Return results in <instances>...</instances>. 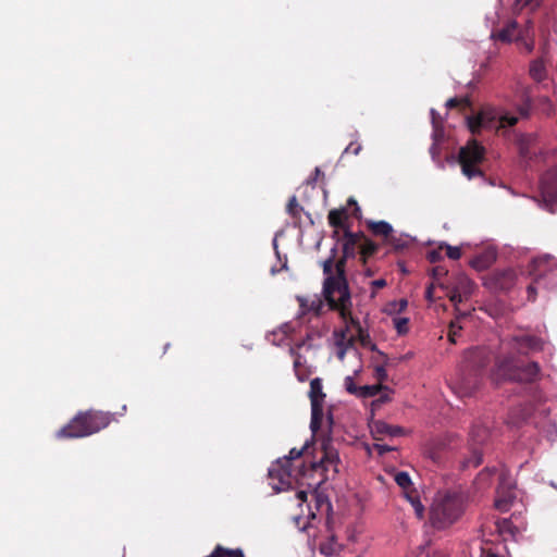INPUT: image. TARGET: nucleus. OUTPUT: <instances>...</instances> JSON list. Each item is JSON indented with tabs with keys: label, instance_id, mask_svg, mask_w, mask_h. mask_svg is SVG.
Wrapping results in <instances>:
<instances>
[{
	"label": "nucleus",
	"instance_id": "obj_16",
	"mask_svg": "<svg viewBox=\"0 0 557 557\" xmlns=\"http://www.w3.org/2000/svg\"><path fill=\"white\" fill-rule=\"evenodd\" d=\"M554 260L549 256L539 257L532 260L529 265V273L534 277L535 282H539L548 272L554 269Z\"/></svg>",
	"mask_w": 557,
	"mask_h": 557
},
{
	"label": "nucleus",
	"instance_id": "obj_38",
	"mask_svg": "<svg viewBox=\"0 0 557 557\" xmlns=\"http://www.w3.org/2000/svg\"><path fill=\"white\" fill-rule=\"evenodd\" d=\"M395 482L404 490L408 491L411 487V479L410 475L405 472L400 471L395 474Z\"/></svg>",
	"mask_w": 557,
	"mask_h": 557
},
{
	"label": "nucleus",
	"instance_id": "obj_15",
	"mask_svg": "<svg viewBox=\"0 0 557 557\" xmlns=\"http://www.w3.org/2000/svg\"><path fill=\"white\" fill-rule=\"evenodd\" d=\"M491 37L495 40L509 44L512 40H522L523 32L518 30V23L509 21L502 29L492 32Z\"/></svg>",
	"mask_w": 557,
	"mask_h": 557
},
{
	"label": "nucleus",
	"instance_id": "obj_35",
	"mask_svg": "<svg viewBox=\"0 0 557 557\" xmlns=\"http://www.w3.org/2000/svg\"><path fill=\"white\" fill-rule=\"evenodd\" d=\"M456 319L449 323V332H448V339L450 343H456V336L459 335V332L461 331L462 326L459 324V319L466 315L460 314L459 312H456Z\"/></svg>",
	"mask_w": 557,
	"mask_h": 557
},
{
	"label": "nucleus",
	"instance_id": "obj_30",
	"mask_svg": "<svg viewBox=\"0 0 557 557\" xmlns=\"http://www.w3.org/2000/svg\"><path fill=\"white\" fill-rule=\"evenodd\" d=\"M289 351L295 357V360H294L295 374L300 382H305L308 379V373H307V370L301 364V361H300L301 356L296 352L295 348H290Z\"/></svg>",
	"mask_w": 557,
	"mask_h": 557
},
{
	"label": "nucleus",
	"instance_id": "obj_57",
	"mask_svg": "<svg viewBox=\"0 0 557 557\" xmlns=\"http://www.w3.org/2000/svg\"><path fill=\"white\" fill-rule=\"evenodd\" d=\"M297 499H299L301 503L307 502L308 493L306 491H298L296 493Z\"/></svg>",
	"mask_w": 557,
	"mask_h": 557
},
{
	"label": "nucleus",
	"instance_id": "obj_47",
	"mask_svg": "<svg viewBox=\"0 0 557 557\" xmlns=\"http://www.w3.org/2000/svg\"><path fill=\"white\" fill-rule=\"evenodd\" d=\"M446 255L451 260H458L461 257V250L459 247H454L448 244H443Z\"/></svg>",
	"mask_w": 557,
	"mask_h": 557
},
{
	"label": "nucleus",
	"instance_id": "obj_44",
	"mask_svg": "<svg viewBox=\"0 0 557 557\" xmlns=\"http://www.w3.org/2000/svg\"><path fill=\"white\" fill-rule=\"evenodd\" d=\"M408 318H395L394 325L399 335H404L408 332Z\"/></svg>",
	"mask_w": 557,
	"mask_h": 557
},
{
	"label": "nucleus",
	"instance_id": "obj_55",
	"mask_svg": "<svg viewBox=\"0 0 557 557\" xmlns=\"http://www.w3.org/2000/svg\"><path fill=\"white\" fill-rule=\"evenodd\" d=\"M371 285L373 286V288L380 289L386 286V281L384 278H379L373 281Z\"/></svg>",
	"mask_w": 557,
	"mask_h": 557
},
{
	"label": "nucleus",
	"instance_id": "obj_42",
	"mask_svg": "<svg viewBox=\"0 0 557 557\" xmlns=\"http://www.w3.org/2000/svg\"><path fill=\"white\" fill-rule=\"evenodd\" d=\"M336 257V248H333L331 250V256L323 262V273L326 275H334L333 274V268H334V259Z\"/></svg>",
	"mask_w": 557,
	"mask_h": 557
},
{
	"label": "nucleus",
	"instance_id": "obj_29",
	"mask_svg": "<svg viewBox=\"0 0 557 557\" xmlns=\"http://www.w3.org/2000/svg\"><path fill=\"white\" fill-rule=\"evenodd\" d=\"M530 76L536 82H543L546 78V69L542 60H534L530 64Z\"/></svg>",
	"mask_w": 557,
	"mask_h": 557
},
{
	"label": "nucleus",
	"instance_id": "obj_8",
	"mask_svg": "<svg viewBox=\"0 0 557 557\" xmlns=\"http://www.w3.org/2000/svg\"><path fill=\"white\" fill-rule=\"evenodd\" d=\"M309 398L311 403V421L310 429L312 433H317L323 421V403L325 393L323 392L322 380L314 377L310 381Z\"/></svg>",
	"mask_w": 557,
	"mask_h": 557
},
{
	"label": "nucleus",
	"instance_id": "obj_6",
	"mask_svg": "<svg viewBox=\"0 0 557 557\" xmlns=\"http://www.w3.org/2000/svg\"><path fill=\"white\" fill-rule=\"evenodd\" d=\"M484 147L476 140H469L466 146L460 148L458 161L463 175L469 180L484 175L478 166L484 160Z\"/></svg>",
	"mask_w": 557,
	"mask_h": 557
},
{
	"label": "nucleus",
	"instance_id": "obj_1",
	"mask_svg": "<svg viewBox=\"0 0 557 557\" xmlns=\"http://www.w3.org/2000/svg\"><path fill=\"white\" fill-rule=\"evenodd\" d=\"M500 349V352L495 356L492 369V377L495 381L534 383L540 379V364L520 359L521 356L542 349L540 337L530 334L512 335L502 341Z\"/></svg>",
	"mask_w": 557,
	"mask_h": 557
},
{
	"label": "nucleus",
	"instance_id": "obj_13",
	"mask_svg": "<svg viewBox=\"0 0 557 557\" xmlns=\"http://www.w3.org/2000/svg\"><path fill=\"white\" fill-rule=\"evenodd\" d=\"M343 320L356 329L358 338L363 347L370 348L372 351L376 350V345L372 343L370 335L362 329L358 319L352 317L351 307H347V313L343 312V309H336Z\"/></svg>",
	"mask_w": 557,
	"mask_h": 557
},
{
	"label": "nucleus",
	"instance_id": "obj_33",
	"mask_svg": "<svg viewBox=\"0 0 557 557\" xmlns=\"http://www.w3.org/2000/svg\"><path fill=\"white\" fill-rule=\"evenodd\" d=\"M382 391H388V388L382 384L363 385V386H361L359 397L371 398V397L379 395V393Z\"/></svg>",
	"mask_w": 557,
	"mask_h": 557
},
{
	"label": "nucleus",
	"instance_id": "obj_58",
	"mask_svg": "<svg viewBox=\"0 0 557 557\" xmlns=\"http://www.w3.org/2000/svg\"><path fill=\"white\" fill-rule=\"evenodd\" d=\"M408 302L406 299H401L399 302V311L404 310L407 307Z\"/></svg>",
	"mask_w": 557,
	"mask_h": 557
},
{
	"label": "nucleus",
	"instance_id": "obj_23",
	"mask_svg": "<svg viewBox=\"0 0 557 557\" xmlns=\"http://www.w3.org/2000/svg\"><path fill=\"white\" fill-rule=\"evenodd\" d=\"M300 308L302 312H313L319 315L324 307V302L321 297L314 296L313 298L298 297Z\"/></svg>",
	"mask_w": 557,
	"mask_h": 557
},
{
	"label": "nucleus",
	"instance_id": "obj_40",
	"mask_svg": "<svg viewBox=\"0 0 557 557\" xmlns=\"http://www.w3.org/2000/svg\"><path fill=\"white\" fill-rule=\"evenodd\" d=\"M519 153H520V157L525 160H529L532 158V154L530 151V139L529 138L523 137L519 140Z\"/></svg>",
	"mask_w": 557,
	"mask_h": 557
},
{
	"label": "nucleus",
	"instance_id": "obj_52",
	"mask_svg": "<svg viewBox=\"0 0 557 557\" xmlns=\"http://www.w3.org/2000/svg\"><path fill=\"white\" fill-rule=\"evenodd\" d=\"M347 206L354 207L352 215L358 219L360 216V208H359L357 201L352 197H350L347 200Z\"/></svg>",
	"mask_w": 557,
	"mask_h": 557
},
{
	"label": "nucleus",
	"instance_id": "obj_9",
	"mask_svg": "<svg viewBox=\"0 0 557 557\" xmlns=\"http://www.w3.org/2000/svg\"><path fill=\"white\" fill-rule=\"evenodd\" d=\"M339 462L338 451L327 441L322 444L321 459L318 462H312L311 468L313 471H321L324 480H330L338 473Z\"/></svg>",
	"mask_w": 557,
	"mask_h": 557
},
{
	"label": "nucleus",
	"instance_id": "obj_36",
	"mask_svg": "<svg viewBox=\"0 0 557 557\" xmlns=\"http://www.w3.org/2000/svg\"><path fill=\"white\" fill-rule=\"evenodd\" d=\"M447 274H448V270H447V269H445L444 267H441V265L435 267V268H433V270H432V277H433V278H434V281H435L434 283H435L438 287H441L442 289H445V287H446V285H447L446 283H444V282L442 281V278H443V277L447 276Z\"/></svg>",
	"mask_w": 557,
	"mask_h": 557
},
{
	"label": "nucleus",
	"instance_id": "obj_17",
	"mask_svg": "<svg viewBox=\"0 0 557 557\" xmlns=\"http://www.w3.org/2000/svg\"><path fill=\"white\" fill-rule=\"evenodd\" d=\"M363 238V233H354L350 231V228H345V232L343 234V252L345 257L355 258L357 249L360 250V246Z\"/></svg>",
	"mask_w": 557,
	"mask_h": 557
},
{
	"label": "nucleus",
	"instance_id": "obj_41",
	"mask_svg": "<svg viewBox=\"0 0 557 557\" xmlns=\"http://www.w3.org/2000/svg\"><path fill=\"white\" fill-rule=\"evenodd\" d=\"M344 386L346 388V391L351 394V395H355V396H358L359 397V394H360V391H361V386H358L355 381H354V377L352 376H346L345 380H344Z\"/></svg>",
	"mask_w": 557,
	"mask_h": 557
},
{
	"label": "nucleus",
	"instance_id": "obj_32",
	"mask_svg": "<svg viewBox=\"0 0 557 557\" xmlns=\"http://www.w3.org/2000/svg\"><path fill=\"white\" fill-rule=\"evenodd\" d=\"M470 436L471 441L473 442V447H478L485 442L488 436V432L484 426H473Z\"/></svg>",
	"mask_w": 557,
	"mask_h": 557
},
{
	"label": "nucleus",
	"instance_id": "obj_14",
	"mask_svg": "<svg viewBox=\"0 0 557 557\" xmlns=\"http://www.w3.org/2000/svg\"><path fill=\"white\" fill-rule=\"evenodd\" d=\"M535 403H525L510 409L507 422L511 425H519L528 422L535 411Z\"/></svg>",
	"mask_w": 557,
	"mask_h": 557
},
{
	"label": "nucleus",
	"instance_id": "obj_37",
	"mask_svg": "<svg viewBox=\"0 0 557 557\" xmlns=\"http://www.w3.org/2000/svg\"><path fill=\"white\" fill-rule=\"evenodd\" d=\"M387 245L392 247L394 251H403L408 247V242L404 240L399 237L394 236L393 234L385 242Z\"/></svg>",
	"mask_w": 557,
	"mask_h": 557
},
{
	"label": "nucleus",
	"instance_id": "obj_59",
	"mask_svg": "<svg viewBox=\"0 0 557 557\" xmlns=\"http://www.w3.org/2000/svg\"><path fill=\"white\" fill-rule=\"evenodd\" d=\"M389 400V397L387 394H384L382 396H380V398L377 399V401L380 403H385V401H388Z\"/></svg>",
	"mask_w": 557,
	"mask_h": 557
},
{
	"label": "nucleus",
	"instance_id": "obj_27",
	"mask_svg": "<svg viewBox=\"0 0 557 557\" xmlns=\"http://www.w3.org/2000/svg\"><path fill=\"white\" fill-rule=\"evenodd\" d=\"M302 207L298 203L297 197L292 196L286 206L287 214L294 220V223L300 222Z\"/></svg>",
	"mask_w": 557,
	"mask_h": 557
},
{
	"label": "nucleus",
	"instance_id": "obj_18",
	"mask_svg": "<svg viewBox=\"0 0 557 557\" xmlns=\"http://www.w3.org/2000/svg\"><path fill=\"white\" fill-rule=\"evenodd\" d=\"M496 116L491 112L481 111L476 115L467 117V125L472 134H479L482 128L492 127Z\"/></svg>",
	"mask_w": 557,
	"mask_h": 557
},
{
	"label": "nucleus",
	"instance_id": "obj_64",
	"mask_svg": "<svg viewBox=\"0 0 557 557\" xmlns=\"http://www.w3.org/2000/svg\"><path fill=\"white\" fill-rule=\"evenodd\" d=\"M344 356H345V349H341V350L338 351V358H339V359H343V358H344Z\"/></svg>",
	"mask_w": 557,
	"mask_h": 557
},
{
	"label": "nucleus",
	"instance_id": "obj_25",
	"mask_svg": "<svg viewBox=\"0 0 557 557\" xmlns=\"http://www.w3.org/2000/svg\"><path fill=\"white\" fill-rule=\"evenodd\" d=\"M379 250V245L364 236L360 246V258L363 263Z\"/></svg>",
	"mask_w": 557,
	"mask_h": 557
},
{
	"label": "nucleus",
	"instance_id": "obj_2",
	"mask_svg": "<svg viewBox=\"0 0 557 557\" xmlns=\"http://www.w3.org/2000/svg\"><path fill=\"white\" fill-rule=\"evenodd\" d=\"M468 497L460 491L436 493L430 508V523L436 530H446L465 515Z\"/></svg>",
	"mask_w": 557,
	"mask_h": 557
},
{
	"label": "nucleus",
	"instance_id": "obj_51",
	"mask_svg": "<svg viewBox=\"0 0 557 557\" xmlns=\"http://www.w3.org/2000/svg\"><path fill=\"white\" fill-rule=\"evenodd\" d=\"M497 528L499 532H510L511 531V522L508 519H503L497 522Z\"/></svg>",
	"mask_w": 557,
	"mask_h": 557
},
{
	"label": "nucleus",
	"instance_id": "obj_31",
	"mask_svg": "<svg viewBox=\"0 0 557 557\" xmlns=\"http://www.w3.org/2000/svg\"><path fill=\"white\" fill-rule=\"evenodd\" d=\"M405 495H406V498L410 502V504L412 505L413 509H414V512L416 515L419 517V518H422L423 517V513H424V506L422 505V503L420 502L419 499V496L418 494L414 492V491H405Z\"/></svg>",
	"mask_w": 557,
	"mask_h": 557
},
{
	"label": "nucleus",
	"instance_id": "obj_28",
	"mask_svg": "<svg viewBox=\"0 0 557 557\" xmlns=\"http://www.w3.org/2000/svg\"><path fill=\"white\" fill-rule=\"evenodd\" d=\"M206 557H245L240 548H226L222 545H216L213 552Z\"/></svg>",
	"mask_w": 557,
	"mask_h": 557
},
{
	"label": "nucleus",
	"instance_id": "obj_3",
	"mask_svg": "<svg viewBox=\"0 0 557 557\" xmlns=\"http://www.w3.org/2000/svg\"><path fill=\"white\" fill-rule=\"evenodd\" d=\"M114 419L110 412L87 410L78 412L66 425L57 432L58 438H79L106 429Z\"/></svg>",
	"mask_w": 557,
	"mask_h": 557
},
{
	"label": "nucleus",
	"instance_id": "obj_22",
	"mask_svg": "<svg viewBox=\"0 0 557 557\" xmlns=\"http://www.w3.org/2000/svg\"><path fill=\"white\" fill-rule=\"evenodd\" d=\"M373 432L375 434L387 435L391 437L403 436L406 434L404 428L399 425L388 424L384 421H376L373 425Z\"/></svg>",
	"mask_w": 557,
	"mask_h": 557
},
{
	"label": "nucleus",
	"instance_id": "obj_7",
	"mask_svg": "<svg viewBox=\"0 0 557 557\" xmlns=\"http://www.w3.org/2000/svg\"><path fill=\"white\" fill-rule=\"evenodd\" d=\"M474 289V283L465 274L458 273L450 277L445 287L449 300L454 304L456 312L462 315L469 314V309L461 310L459 305L469 299Z\"/></svg>",
	"mask_w": 557,
	"mask_h": 557
},
{
	"label": "nucleus",
	"instance_id": "obj_53",
	"mask_svg": "<svg viewBox=\"0 0 557 557\" xmlns=\"http://www.w3.org/2000/svg\"><path fill=\"white\" fill-rule=\"evenodd\" d=\"M435 283H431L426 289H425V298L429 300V301H433L434 300V296H433V293H434V288H435Z\"/></svg>",
	"mask_w": 557,
	"mask_h": 557
},
{
	"label": "nucleus",
	"instance_id": "obj_34",
	"mask_svg": "<svg viewBox=\"0 0 557 557\" xmlns=\"http://www.w3.org/2000/svg\"><path fill=\"white\" fill-rule=\"evenodd\" d=\"M542 0H515L513 11L519 13L524 9H530L531 11L536 10Z\"/></svg>",
	"mask_w": 557,
	"mask_h": 557
},
{
	"label": "nucleus",
	"instance_id": "obj_49",
	"mask_svg": "<svg viewBox=\"0 0 557 557\" xmlns=\"http://www.w3.org/2000/svg\"><path fill=\"white\" fill-rule=\"evenodd\" d=\"M444 249L443 245H440L437 249H433L428 252L426 258L431 263H436L442 260V250Z\"/></svg>",
	"mask_w": 557,
	"mask_h": 557
},
{
	"label": "nucleus",
	"instance_id": "obj_45",
	"mask_svg": "<svg viewBox=\"0 0 557 557\" xmlns=\"http://www.w3.org/2000/svg\"><path fill=\"white\" fill-rule=\"evenodd\" d=\"M499 126L506 127V126H513L518 122V117L516 115L505 113L498 117Z\"/></svg>",
	"mask_w": 557,
	"mask_h": 557
},
{
	"label": "nucleus",
	"instance_id": "obj_62",
	"mask_svg": "<svg viewBox=\"0 0 557 557\" xmlns=\"http://www.w3.org/2000/svg\"><path fill=\"white\" fill-rule=\"evenodd\" d=\"M320 174H322L321 170L319 168H315L314 177L312 178V181L314 182Z\"/></svg>",
	"mask_w": 557,
	"mask_h": 557
},
{
	"label": "nucleus",
	"instance_id": "obj_12",
	"mask_svg": "<svg viewBox=\"0 0 557 557\" xmlns=\"http://www.w3.org/2000/svg\"><path fill=\"white\" fill-rule=\"evenodd\" d=\"M516 283V273L512 269L496 270L490 277V285L495 289L507 292Z\"/></svg>",
	"mask_w": 557,
	"mask_h": 557
},
{
	"label": "nucleus",
	"instance_id": "obj_39",
	"mask_svg": "<svg viewBox=\"0 0 557 557\" xmlns=\"http://www.w3.org/2000/svg\"><path fill=\"white\" fill-rule=\"evenodd\" d=\"M320 550L324 555H333L337 550L336 536L331 535L327 542L320 545Z\"/></svg>",
	"mask_w": 557,
	"mask_h": 557
},
{
	"label": "nucleus",
	"instance_id": "obj_19",
	"mask_svg": "<svg viewBox=\"0 0 557 557\" xmlns=\"http://www.w3.org/2000/svg\"><path fill=\"white\" fill-rule=\"evenodd\" d=\"M515 498V492L509 485L506 486L505 479H503L497 488L495 508L502 512H506L509 510Z\"/></svg>",
	"mask_w": 557,
	"mask_h": 557
},
{
	"label": "nucleus",
	"instance_id": "obj_63",
	"mask_svg": "<svg viewBox=\"0 0 557 557\" xmlns=\"http://www.w3.org/2000/svg\"><path fill=\"white\" fill-rule=\"evenodd\" d=\"M433 557H446V555L442 552L434 553Z\"/></svg>",
	"mask_w": 557,
	"mask_h": 557
},
{
	"label": "nucleus",
	"instance_id": "obj_24",
	"mask_svg": "<svg viewBox=\"0 0 557 557\" xmlns=\"http://www.w3.org/2000/svg\"><path fill=\"white\" fill-rule=\"evenodd\" d=\"M369 231L375 236H382L385 242L393 233V227L386 221H368Z\"/></svg>",
	"mask_w": 557,
	"mask_h": 557
},
{
	"label": "nucleus",
	"instance_id": "obj_11",
	"mask_svg": "<svg viewBox=\"0 0 557 557\" xmlns=\"http://www.w3.org/2000/svg\"><path fill=\"white\" fill-rule=\"evenodd\" d=\"M304 449L292 448L288 457L284 461L278 460L276 465L269 469V476L278 479L281 484H289L292 478V461L299 459Z\"/></svg>",
	"mask_w": 557,
	"mask_h": 557
},
{
	"label": "nucleus",
	"instance_id": "obj_21",
	"mask_svg": "<svg viewBox=\"0 0 557 557\" xmlns=\"http://www.w3.org/2000/svg\"><path fill=\"white\" fill-rule=\"evenodd\" d=\"M495 260L496 253L493 250H486L475 256L470 261V265L478 271H484L488 269L494 263Z\"/></svg>",
	"mask_w": 557,
	"mask_h": 557
},
{
	"label": "nucleus",
	"instance_id": "obj_26",
	"mask_svg": "<svg viewBox=\"0 0 557 557\" xmlns=\"http://www.w3.org/2000/svg\"><path fill=\"white\" fill-rule=\"evenodd\" d=\"M482 463V451L479 447H472L470 456L461 461V468H476Z\"/></svg>",
	"mask_w": 557,
	"mask_h": 557
},
{
	"label": "nucleus",
	"instance_id": "obj_50",
	"mask_svg": "<svg viewBox=\"0 0 557 557\" xmlns=\"http://www.w3.org/2000/svg\"><path fill=\"white\" fill-rule=\"evenodd\" d=\"M361 148L362 147L359 143L352 141L346 147L344 152L357 156L360 152Z\"/></svg>",
	"mask_w": 557,
	"mask_h": 557
},
{
	"label": "nucleus",
	"instance_id": "obj_54",
	"mask_svg": "<svg viewBox=\"0 0 557 557\" xmlns=\"http://www.w3.org/2000/svg\"><path fill=\"white\" fill-rule=\"evenodd\" d=\"M527 292H528V298L529 300H532L534 301L535 300V297H536V289H535V286L534 284H530L527 288Z\"/></svg>",
	"mask_w": 557,
	"mask_h": 557
},
{
	"label": "nucleus",
	"instance_id": "obj_5",
	"mask_svg": "<svg viewBox=\"0 0 557 557\" xmlns=\"http://www.w3.org/2000/svg\"><path fill=\"white\" fill-rule=\"evenodd\" d=\"M492 352L484 347L471 348L463 356L465 387L472 391L478 386L479 377L493 360Z\"/></svg>",
	"mask_w": 557,
	"mask_h": 557
},
{
	"label": "nucleus",
	"instance_id": "obj_20",
	"mask_svg": "<svg viewBox=\"0 0 557 557\" xmlns=\"http://www.w3.org/2000/svg\"><path fill=\"white\" fill-rule=\"evenodd\" d=\"M348 220V212L346 208L333 209L327 214L329 224L334 228H342L345 232V228H349L346 224Z\"/></svg>",
	"mask_w": 557,
	"mask_h": 557
},
{
	"label": "nucleus",
	"instance_id": "obj_4",
	"mask_svg": "<svg viewBox=\"0 0 557 557\" xmlns=\"http://www.w3.org/2000/svg\"><path fill=\"white\" fill-rule=\"evenodd\" d=\"M350 257L334 260L335 275H329L323 283V296L330 309H343L347 313V307H351V297L345 275L346 261Z\"/></svg>",
	"mask_w": 557,
	"mask_h": 557
},
{
	"label": "nucleus",
	"instance_id": "obj_60",
	"mask_svg": "<svg viewBox=\"0 0 557 557\" xmlns=\"http://www.w3.org/2000/svg\"><path fill=\"white\" fill-rule=\"evenodd\" d=\"M339 230H341V228H335V230L333 231V235H332V237H333V238H335V239H337V240H339Z\"/></svg>",
	"mask_w": 557,
	"mask_h": 557
},
{
	"label": "nucleus",
	"instance_id": "obj_10",
	"mask_svg": "<svg viewBox=\"0 0 557 557\" xmlns=\"http://www.w3.org/2000/svg\"><path fill=\"white\" fill-rule=\"evenodd\" d=\"M541 203L554 213L557 205V165L548 170L541 178Z\"/></svg>",
	"mask_w": 557,
	"mask_h": 557
},
{
	"label": "nucleus",
	"instance_id": "obj_48",
	"mask_svg": "<svg viewBox=\"0 0 557 557\" xmlns=\"http://www.w3.org/2000/svg\"><path fill=\"white\" fill-rule=\"evenodd\" d=\"M460 106L468 107V106H470V102L467 98H457V97L450 98L446 102V107L448 109L458 108Z\"/></svg>",
	"mask_w": 557,
	"mask_h": 557
},
{
	"label": "nucleus",
	"instance_id": "obj_43",
	"mask_svg": "<svg viewBox=\"0 0 557 557\" xmlns=\"http://www.w3.org/2000/svg\"><path fill=\"white\" fill-rule=\"evenodd\" d=\"M532 28V23L529 21L528 26L525 29H522L523 32V39L519 40L520 42H523L525 49L528 52H531L534 49V40L529 38V30Z\"/></svg>",
	"mask_w": 557,
	"mask_h": 557
},
{
	"label": "nucleus",
	"instance_id": "obj_46",
	"mask_svg": "<svg viewBox=\"0 0 557 557\" xmlns=\"http://www.w3.org/2000/svg\"><path fill=\"white\" fill-rule=\"evenodd\" d=\"M386 361L384 363L379 364L374 368V376L379 381V384H382V382L387 380V372H386Z\"/></svg>",
	"mask_w": 557,
	"mask_h": 557
},
{
	"label": "nucleus",
	"instance_id": "obj_56",
	"mask_svg": "<svg viewBox=\"0 0 557 557\" xmlns=\"http://www.w3.org/2000/svg\"><path fill=\"white\" fill-rule=\"evenodd\" d=\"M375 448H376V450H377V453H379L380 455H383V454H385V453H387V451L392 450V448H391L389 446H387V445H381V444H376V445H375Z\"/></svg>",
	"mask_w": 557,
	"mask_h": 557
},
{
	"label": "nucleus",
	"instance_id": "obj_61",
	"mask_svg": "<svg viewBox=\"0 0 557 557\" xmlns=\"http://www.w3.org/2000/svg\"><path fill=\"white\" fill-rule=\"evenodd\" d=\"M436 151H437V146H436V144H433V145L431 146V148H430V152H431L433 156H435Z\"/></svg>",
	"mask_w": 557,
	"mask_h": 557
}]
</instances>
